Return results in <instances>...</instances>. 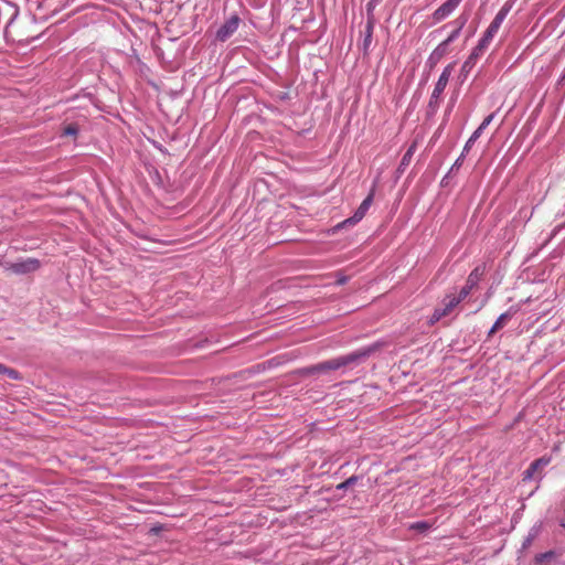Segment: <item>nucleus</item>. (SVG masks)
<instances>
[{
  "label": "nucleus",
  "mask_w": 565,
  "mask_h": 565,
  "mask_svg": "<svg viewBox=\"0 0 565 565\" xmlns=\"http://www.w3.org/2000/svg\"><path fill=\"white\" fill-rule=\"evenodd\" d=\"M380 348L379 343H373L367 347L360 348L348 354L330 359L315 365L307 366L301 370L302 374L311 375L318 373H327L330 371H338L342 367L350 365H358L366 361Z\"/></svg>",
  "instance_id": "f257e3e1"
},
{
  "label": "nucleus",
  "mask_w": 565,
  "mask_h": 565,
  "mask_svg": "<svg viewBox=\"0 0 565 565\" xmlns=\"http://www.w3.org/2000/svg\"><path fill=\"white\" fill-rule=\"evenodd\" d=\"M452 71V64L447 65L438 77L428 102V108L435 113L439 106V99L444 93Z\"/></svg>",
  "instance_id": "f03ea898"
},
{
  "label": "nucleus",
  "mask_w": 565,
  "mask_h": 565,
  "mask_svg": "<svg viewBox=\"0 0 565 565\" xmlns=\"http://www.w3.org/2000/svg\"><path fill=\"white\" fill-rule=\"evenodd\" d=\"M373 202V193H370L360 204V206L355 210L354 214L340 222L339 224H337L334 226V231H338V230H341V228H344L347 226H354L355 224H358L366 214V212L369 211L371 204Z\"/></svg>",
  "instance_id": "7ed1b4c3"
},
{
  "label": "nucleus",
  "mask_w": 565,
  "mask_h": 565,
  "mask_svg": "<svg viewBox=\"0 0 565 565\" xmlns=\"http://www.w3.org/2000/svg\"><path fill=\"white\" fill-rule=\"evenodd\" d=\"M484 274H486V265L484 264L478 265L477 267H475L472 269V271L469 274L465 286L459 291V296L462 299H466L470 295L472 289L478 286L479 281L482 279Z\"/></svg>",
  "instance_id": "20e7f679"
},
{
  "label": "nucleus",
  "mask_w": 565,
  "mask_h": 565,
  "mask_svg": "<svg viewBox=\"0 0 565 565\" xmlns=\"http://www.w3.org/2000/svg\"><path fill=\"white\" fill-rule=\"evenodd\" d=\"M241 19L237 14H232L225 22L217 29L215 39L220 42L227 41L238 29Z\"/></svg>",
  "instance_id": "39448f33"
},
{
  "label": "nucleus",
  "mask_w": 565,
  "mask_h": 565,
  "mask_svg": "<svg viewBox=\"0 0 565 565\" xmlns=\"http://www.w3.org/2000/svg\"><path fill=\"white\" fill-rule=\"evenodd\" d=\"M41 263L36 258H26L15 263H11L8 267L9 270L17 275H25L38 270Z\"/></svg>",
  "instance_id": "423d86ee"
},
{
  "label": "nucleus",
  "mask_w": 565,
  "mask_h": 565,
  "mask_svg": "<svg viewBox=\"0 0 565 565\" xmlns=\"http://www.w3.org/2000/svg\"><path fill=\"white\" fill-rule=\"evenodd\" d=\"M495 114L492 113L488 115L482 122L479 125V127L472 132V135L469 137V139L466 141L463 146V152H469L473 143L479 139V137L482 135L484 129L492 122Z\"/></svg>",
  "instance_id": "0eeeda50"
},
{
  "label": "nucleus",
  "mask_w": 565,
  "mask_h": 565,
  "mask_svg": "<svg viewBox=\"0 0 565 565\" xmlns=\"http://www.w3.org/2000/svg\"><path fill=\"white\" fill-rule=\"evenodd\" d=\"M458 4L446 0L440 7H438L431 14L434 23H439L447 19L456 9Z\"/></svg>",
  "instance_id": "6e6552de"
},
{
  "label": "nucleus",
  "mask_w": 565,
  "mask_h": 565,
  "mask_svg": "<svg viewBox=\"0 0 565 565\" xmlns=\"http://www.w3.org/2000/svg\"><path fill=\"white\" fill-rule=\"evenodd\" d=\"M447 53L448 46L446 43L440 42L429 54L426 61V66L429 67V70H433Z\"/></svg>",
  "instance_id": "1a4fd4ad"
},
{
  "label": "nucleus",
  "mask_w": 565,
  "mask_h": 565,
  "mask_svg": "<svg viewBox=\"0 0 565 565\" xmlns=\"http://www.w3.org/2000/svg\"><path fill=\"white\" fill-rule=\"evenodd\" d=\"M374 25H375V19H367L365 28H364V32H363V40L361 43V50L364 55L369 54V52H370L372 39H373Z\"/></svg>",
  "instance_id": "9d476101"
},
{
  "label": "nucleus",
  "mask_w": 565,
  "mask_h": 565,
  "mask_svg": "<svg viewBox=\"0 0 565 565\" xmlns=\"http://www.w3.org/2000/svg\"><path fill=\"white\" fill-rule=\"evenodd\" d=\"M518 310L516 307H510L505 312L501 313L488 331V337H491L495 331L503 328L505 322L511 319Z\"/></svg>",
  "instance_id": "9b49d317"
},
{
  "label": "nucleus",
  "mask_w": 565,
  "mask_h": 565,
  "mask_svg": "<svg viewBox=\"0 0 565 565\" xmlns=\"http://www.w3.org/2000/svg\"><path fill=\"white\" fill-rule=\"evenodd\" d=\"M463 299L458 295H446V297L441 301V306L437 307L441 315L445 317L448 316Z\"/></svg>",
  "instance_id": "f8f14e48"
},
{
  "label": "nucleus",
  "mask_w": 565,
  "mask_h": 565,
  "mask_svg": "<svg viewBox=\"0 0 565 565\" xmlns=\"http://www.w3.org/2000/svg\"><path fill=\"white\" fill-rule=\"evenodd\" d=\"M480 56H481V54L472 49L471 53L469 54L467 60L461 65L460 73L462 76L466 77L471 72V70L475 67V65L478 62V60L480 58Z\"/></svg>",
  "instance_id": "ddd939ff"
},
{
  "label": "nucleus",
  "mask_w": 565,
  "mask_h": 565,
  "mask_svg": "<svg viewBox=\"0 0 565 565\" xmlns=\"http://www.w3.org/2000/svg\"><path fill=\"white\" fill-rule=\"evenodd\" d=\"M512 7H513V3L511 1H507L501 7V9L498 11V13L495 14V17H494V19L492 20L491 23L500 29L501 24L503 23V21L508 17V14L511 11Z\"/></svg>",
  "instance_id": "4468645a"
},
{
  "label": "nucleus",
  "mask_w": 565,
  "mask_h": 565,
  "mask_svg": "<svg viewBox=\"0 0 565 565\" xmlns=\"http://www.w3.org/2000/svg\"><path fill=\"white\" fill-rule=\"evenodd\" d=\"M540 530H541L540 525H534L530 529L527 535L525 536V539L522 543L520 553H522L523 551H525L526 548H529L532 545L533 541L537 537Z\"/></svg>",
  "instance_id": "2eb2a0df"
},
{
  "label": "nucleus",
  "mask_w": 565,
  "mask_h": 565,
  "mask_svg": "<svg viewBox=\"0 0 565 565\" xmlns=\"http://www.w3.org/2000/svg\"><path fill=\"white\" fill-rule=\"evenodd\" d=\"M468 14H460L458 18H456L455 20H452L451 22H449L448 24H445L444 26H441L440 30L447 28V26H454L460 31H462L463 26L467 24L468 22Z\"/></svg>",
  "instance_id": "dca6fc26"
},
{
  "label": "nucleus",
  "mask_w": 565,
  "mask_h": 565,
  "mask_svg": "<svg viewBox=\"0 0 565 565\" xmlns=\"http://www.w3.org/2000/svg\"><path fill=\"white\" fill-rule=\"evenodd\" d=\"M360 477L359 476H351L350 478H348L347 480H344L343 482L339 483L337 487H335V490L339 491V490H348L350 488H352L353 486H355L359 481Z\"/></svg>",
  "instance_id": "f3484780"
},
{
  "label": "nucleus",
  "mask_w": 565,
  "mask_h": 565,
  "mask_svg": "<svg viewBox=\"0 0 565 565\" xmlns=\"http://www.w3.org/2000/svg\"><path fill=\"white\" fill-rule=\"evenodd\" d=\"M431 529V523L428 521H417L409 525V530L417 531L419 533H425Z\"/></svg>",
  "instance_id": "a211bd4d"
},
{
  "label": "nucleus",
  "mask_w": 565,
  "mask_h": 565,
  "mask_svg": "<svg viewBox=\"0 0 565 565\" xmlns=\"http://www.w3.org/2000/svg\"><path fill=\"white\" fill-rule=\"evenodd\" d=\"M415 150H416V143L411 145L401 160L399 168H405L409 164Z\"/></svg>",
  "instance_id": "6ab92c4d"
},
{
  "label": "nucleus",
  "mask_w": 565,
  "mask_h": 565,
  "mask_svg": "<svg viewBox=\"0 0 565 565\" xmlns=\"http://www.w3.org/2000/svg\"><path fill=\"white\" fill-rule=\"evenodd\" d=\"M491 41V38L483 34L481 39L478 41V44L473 47V50L482 55L483 52L488 49Z\"/></svg>",
  "instance_id": "aec40b11"
},
{
  "label": "nucleus",
  "mask_w": 565,
  "mask_h": 565,
  "mask_svg": "<svg viewBox=\"0 0 565 565\" xmlns=\"http://www.w3.org/2000/svg\"><path fill=\"white\" fill-rule=\"evenodd\" d=\"M554 556H555L554 551H547V552L540 553V554L535 555L534 562L536 565H542L546 561L552 559Z\"/></svg>",
  "instance_id": "412c9836"
},
{
  "label": "nucleus",
  "mask_w": 565,
  "mask_h": 565,
  "mask_svg": "<svg viewBox=\"0 0 565 565\" xmlns=\"http://www.w3.org/2000/svg\"><path fill=\"white\" fill-rule=\"evenodd\" d=\"M79 128L76 124H68L62 130V136L75 137L77 136Z\"/></svg>",
  "instance_id": "4be33fe9"
},
{
  "label": "nucleus",
  "mask_w": 565,
  "mask_h": 565,
  "mask_svg": "<svg viewBox=\"0 0 565 565\" xmlns=\"http://www.w3.org/2000/svg\"><path fill=\"white\" fill-rule=\"evenodd\" d=\"M467 154H468V152H463V150L461 151L460 156L456 159L454 164L450 167L449 173H452L460 169Z\"/></svg>",
  "instance_id": "5701e85b"
},
{
  "label": "nucleus",
  "mask_w": 565,
  "mask_h": 565,
  "mask_svg": "<svg viewBox=\"0 0 565 565\" xmlns=\"http://www.w3.org/2000/svg\"><path fill=\"white\" fill-rule=\"evenodd\" d=\"M551 459L547 458V457H541L536 460H534L533 462H531L532 465V470H539L545 466H547L550 463Z\"/></svg>",
  "instance_id": "b1692460"
},
{
  "label": "nucleus",
  "mask_w": 565,
  "mask_h": 565,
  "mask_svg": "<svg viewBox=\"0 0 565 565\" xmlns=\"http://www.w3.org/2000/svg\"><path fill=\"white\" fill-rule=\"evenodd\" d=\"M461 31L454 28V30L450 32V34L448 35V38L446 40L443 41V43H446V45L449 47L450 43H452L454 41H456L459 35H460Z\"/></svg>",
  "instance_id": "393cba45"
},
{
  "label": "nucleus",
  "mask_w": 565,
  "mask_h": 565,
  "mask_svg": "<svg viewBox=\"0 0 565 565\" xmlns=\"http://www.w3.org/2000/svg\"><path fill=\"white\" fill-rule=\"evenodd\" d=\"M379 0H370L366 4L367 19H374L373 11L377 6Z\"/></svg>",
  "instance_id": "a878e982"
},
{
  "label": "nucleus",
  "mask_w": 565,
  "mask_h": 565,
  "mask_svg": "<svg viewBox=\"0 0 565 565\" xmlns=\"http://www.w3.org/2000/svg\"><path fill=\"white\" fill-rule=\"evenodd\" d=\"M444 317L445 316L441 315V311L438 308H435L434 312L431 313V316L429 318V323L430 324H435L436 322H438Z\"/></svg>",
  "instance_id": "bb28decb"
},
{
  "label": "nucleus",
  "mask_w": 565,
  "mask_h": 565,
  "mask_svg": "<svg viewBox=\"0 0 565 565\" xmlns=\"http://www.w3.org/2000/svg\"><path fill=\"white\" fill-rule=\"evenodd\" d=\"M3 374H6L11 380H19L21 377L17 370L7 366Z\"/></svg>",
  "instance_id": "cd10ccee"
},
{
  "label": "nucleus",
  "mask_w": 565,
  "mask_h": 565,
  "mask_svg": "<svg viewBox=\"0 0 565 565\" xmlns=\"http://www.w3.org/2000/svg\"><path fill=\"white\" fill-rule=\"evenodd\" d=\"M498 31H499V28L495 26L494 24L490 23V25L487 28V30L484 31L483 34L493 39L494 35L498 33Z\"/></svg>",
  "instance_id": "c85d7f7f"
},
{
  "label": "nucleus",
  "mask_w": 565,
  "mask_h": 565,
  "mask_svg": "<svg viewBox=\"0 0 565 565\" xmlns=\"http://www.w3.org/2000/svg\"><path fill=\"white\" fill-rule=\"evenodd\" d=\"M537 470H532V465L523 472V480H531Z\"/></svg>",
  "instance_id": "c756f323"
},
{
  "label": "nucleus",
  "mask_w": 565,
  "mask_h": 565,
  "mask_svg": "<svg viewBox=\"0 0 565 565\" xmlns=\"http://www.w3.org/2000/svg\"><path fill=\"white\" fill-rule=\"evenodd\" d=\"M348 280H349V277H348V276H344V275H342V274H339V275L337 276L335 284H337V285H339V286H342V285L347 284V282H348Z\"/></svg>",
  "instance_id": "7c9ffc66"
},
{
  "label": "nucleus",
  "mask_w": 565,
  "mask_h": 565,
  "mask_svg": "<svg viewBox=\"0 0 565 565\" xmlns=\"http://www.w3.org/2000/svg\"><path fill=\"white\" fill-rule=\"evenodd\" d=\"M451 173H449V171L446 173V175H444V178L441 179V182H440V185L441 186H446L448 184V179L450 177Z\"/></svg>",
  "instance_id": "2f4dec72"
},
{
  "label": "nucleus",
  "mask_w": 565,
  "mask_h": 565,
  "mask_svg": "<svg viewBox=\"0 0 565 565\" xmlns=\"http://www.w3.org/2000/svg\"><path fill=\"white\" fill-rule=\"evenodd\" d=\"M564 83H565V67H564L562 75L559 76V78L557 81V85H563Z\"/></svg>",
  "instance_id": "473e14b6"
},
{
  "label": "nucleus",
  "mask_w": 565,
  "mask_h": 565,
  "mask_svg": "<svg viewBox=\"0 0 565 565\" xmlns=\"http://www.w3.org/2000/svg\"><path fill=\"white\" fill-rule=\"evenodd\" d=\"M564 83H565V67H564L562 75L559 76V78L557 81V85H563Z\"/></svg>",
  "instance_id": "72a5a7b5"
},
{
  "label": "nucleus",
  "mask_w": 565,
  "mask_h": 565,
  "mask_svg": "<svg viewBox=\"0 0 565 565\" xmlns=\"http://www.w3.org/2000/svg\"><path fill=\"white\" fill-rule=\"evenodd\" d=\"M6 371V365L0 363V374H3Z\"/></svg>",
  "instance_id": "f704fd0d"
}]
</instances>
